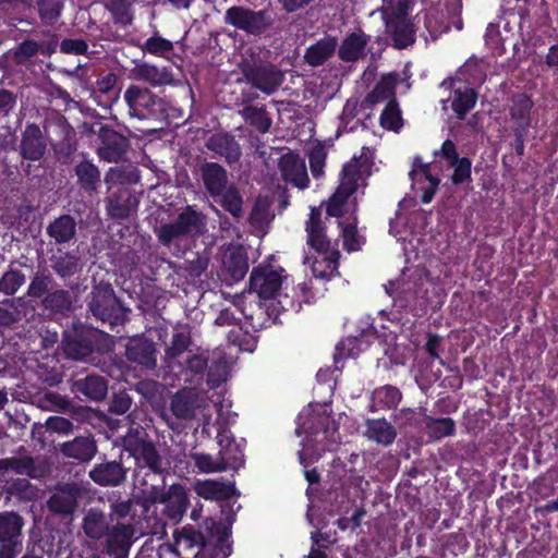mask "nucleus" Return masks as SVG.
<instances>
[{
    "instance_id": "obj_16",
    "label": "nucleus",
    "mask_w": 558,
    "mask_h": 558,
    "mask_svg": "<svg viewBox=\"0 0 558 558\" xmlns=\"http://www.w3.org/2000/svg\"><path fill=\"white\" fill-rule=\"evenodd\" d=\"M205 146L215 156L223 158L229 166L239 162L242 156V148L235 136L226 131L211 134Z\"/></svg>"
},
{
    "instance_id": "obj_41",
    "label": "nucleus",
    "mask_w": 558,
    "mask_h": 558,
    "mask_svg": "<svg viewBox=\"0 0 558 558\" xmlns=\"http://www.w3.org/2000/svg\"><path fill=\"white\" fill-rule=\"evenodd\" d=\"M533 106V100L525 93L518 94L512 98V106L509 109L511 120L514 121L512 128L530 130L532 126L531 111Z\"/></svg>"
},
{
    "instance_id": "obj_17",
    "label": "nucleus",
    "mask_w": 558,
    "mask_h": 558,
    "mask_svg": "<svg viewBox=\"0 0 558 558\" xmlns=\"http://www.w3.org/2000/svg\"><path fill=\"white\" fill-rule=\"evenodd\" d=\"M126 359L144 369H154L157 366V350L155 342L145 337H135L129 340L125 347Z\"/></svg>"
},
{
    "instance_id": "obj_5",
    "label": "nucleus",
    "mask_w": 558,
    "mask_h": 558,
    "mask_svg": "<svg viewBox=\"0 0 558 558\" xmlns=\"http://www.w3.org/2000/svg\"><path fill=\"white\" fill-rule=\"evenodd\" d=\"M123 97L131 118L155 122H162L168 118V104L148 88L130 85Z\"/></svg>"
},
{
    "instance_id": "obj_7",
    "label": "nucleus",
    "mask_w": 558,
    "mask_h": 558,
    "mask_svg": "<svg viewBox=\"0 0 558 558\" xmlns=\"http://www.w3.org/2000/svg\"><path fill=\"white\" fill-rule=\"evenodd\" d=\"M225 22L250 36L262 37L271 28L275 19L268 9L253 10L233 5L227 9Z\"/></svg>"
},
{
    "instance_id": "obj_14",
    "label": "nucleus",
    "mask_w": 558,
    "mask_h": 558,
    "mask_svg": "<svg viewBox=\"0 0 558 558\" xmlns=\"http://www.w3.org/2000/svg\"><path fill=\"white\" fill-rule=\"evenodd\" d=\"M134 535L135 527L131 523L118 522L112 525L104 537L106 553L112 558H129Z\"/></svg>"
},
{
    "instance_id": "obj_21",
    "label": "nucleus",
    "mask_w": 558,
    "mask_h": 558,
    "mask_svg": "<svg viewBox=\"0 0 558 558\" xmlns=\"http://www.w3.org/2000/svg\"><path fill=\"white\" fill-rule=\"evenodd\" d=\"M248 270L247 254L242 246L231 247L222 256L225 280L232 284L242 280Z\"/></svg>"
},
{
    "instance_id": "obj_54",
    "label": "nucleus",
    "mask_w": 558,
    "mask_h": 558,
    "mask_svg": "<svg viewBox=\"0 0 558 558\" xmlns=\"http://www.w3.org/2000/svg\"><path fill=\"white\" fill-rule=\"evenodd\" d=\"M192 345V338L190 331H177L172 335L171 344L166 350L168 360H177L184 352L189 351Z\"/></svg>"
},
{
    "instance_id": "obj_1",
    "label": "nucleus",
    "mask_w": 558,
    "mask_h": 558,
    "mask_svg": "<svg viewBox=\"0 0 558 558\" xmlns=\"http://www.w3.org/2000/svg\"><path fill=\"white\" fill-rule=\"evenodd\" d=\"M173 536L175 545L195 558H228L231 555V529L214 518H206L199 526L186 524Z\"/></svg>"
},
{
    "instance_id": "obj_8",
    "label": "nucleus",
    "mask_w": 558,
    "mask_h": 558,
    "mask_svg": "<svg viewBox=\"0 0 558 558\" xmlns=\"http://www.w3.org/2000/svg\"><path fill=\"white\" fill-rule=\"evenodd\" d=\"M240 69L248 84L267 95L274 94L283 82V73L271 63L243 60Z\"/></svg>"
},
{
    "instance_id": "obj_60",
    "label": "nucleus",
    "mask_w": 558,
    "mask_h": 558,
    "mask_svg": "<svg viewBox=\"0 0 558 558\" xmlns=\"http://www.w3.org/2000/svg\"><path fill=\"white\" fill-rule=\"evenodd\" d=\"M149 268L153 280H159L162 277L169 278L173 268V263L165 257L154 256L149 258Z\"/></svg>"
},
{
    "instance_id": "obj_63",
    "label": "nucleus",
    "mask_w": 558,
    "mask_h": 558,
    "mask_svg": "<svg viewBox=\"0 0 558 558\" xmlns=\"http://www.w3.org/2000/svg\"><path fill=\"white\" fill-rule=\"evenodd\" d=\"M228 369L223 362L211 363L207 372V384L210 388H218L227 380Z\"/></svg>"
},
{
    "instance_id": "obj_12",
    "label": "nucleus",
    "mask_w": 558,
    "mask_h": 558,
    "mask_svg": "<svg viewBox=\"0 0 558 558\" xmlns=\"http://www.w3.org/2000/svg\"><path fill=\"white\" fill-rule=\"evenodd\" d=\"M47 145L40 128L35 123H28L22 133L20 143V155L22 157L21 169L29 174L31 165L24 163V160L38 161L46 154Z\"/></svg>"
},
{
    "instance_id": "obj_9",
    "label": "nucleus",
    "mask_w": 558,
    "mask_h": 558,
    "mask_svg": "<svg viewBox=\"0 0 558 558\" xmlns=\"http://www.w3.org/2000/svg\"><path fill=\"white\" fill-rule=\"evenodd\" d=\"M360 178L361 171L357 160L343 166L340 184L327 203L326 213L328 216L340 218L344 215V206L349 197L356 192Z\"/></svg>"
},
{
    "instance_id": "obj_50",
    "label": "nucleus",
    "mask_w": 558,
    "mask_h": 558,
    "mask_svg": "<svg viewBox=\"0 0 558 558\" xmlns=\"http://www.w3.org/2000/svg\"><path fill=\"white\" fill-rule=\"evenodd\" d=\"M29 278L31 282L26 294L31 300L40 302L50 292L49 288L53 279L49 274L34 271Z\"/></svg>"
},
{
    "instance_id": "obj_20",
    "label": "nucleus",
    "mask_w": 558,
    "mask_h": 558,
    "mask_svg": "<svg viewBox=\"0 0 558 558\" xmlns=\"http://www.w3.org/2000/svg\"><path fill=\"white\" fill-rule=\"evenodd\" d=\"M126 472L121 461H106L96 463L88 475L99 486L116 487L125 481Z\"/></svg>"
},
{
    "instance_id": "obj_32",
    "label": "nucleus",
    "mask_w": 558,
    "mask_h": 558,
    "mask_svg": "<svg viewBox=\"0 0 558 558\" xmlns=\"http://www.w3.org/2000/svg\"><path fill=\"white\" fill-rule=\"evenodd\" d=\"M117 82L118 76L111 72L97 78L90 88V95L99 106L107 108L119 99Z\"/></svg>"
},
{
    "instance_id": "obj_53",
    "label": "nucleus",
    "mask_w": 558,
    "mask_h": 558,
    "mask_svg": "<svg viewBox=\"0 0 558 558\" xmlns=\"http://www.w3.org/2000/svg\"><path fill=\"white\" fill-rule=\"evenodd\" d=\"M366 348L364 341L359 337H348L342 339L336 347L333 355L335 363L340 360L357 356Z\"/></svg>"
},
{
    "instance_id": "obj_6",
    "label": "nucleus",
    "mask_w": 558,
    "mask_h": 558,
    "mask_svg": "<svg viewBox=\"0 0 558 558\" xmlns=\"http://www.w3.org/2000/svg\"><path fill=\"white\" fill-rule=\"evenodd\" d=\"M144 493V506L165 505L163 514L172 523L180 522L190 506L186 488L182 484H172L168 489H165V482L162 481L161 486L151 484Z\"/></svg>"
},
{
    "instance_id": "obj_10",
    "label": "nucleus",
    "mask_w": 558,
    "mask_h": 558,
    "mask_svg": "<svg viewBox=\"0 0 558 558\" xmlns=\"http://www.w3.org/2000/svg\"><path fill=\"white\" fill-rule=\"evenodd\" d=\"M284 269L275 267L270 263H263L252 269L250 276V291L255 292L259 299H274L279 292Z\"/></svg>"
},
{
    "instance_id": "obj_57",
    "label": "nucleus",
    "mask_w": 558,
    "mask_h": 558,
    "mask_svg": "<svg viewBox=\"0 0 558 558\" xmlns=\"http://www.w3.org/2000/svg\"><path fill=\"white\" fill-rule=\"evenodd\" d=\"M218 456L226 465V471L229 469L239 470L244 464V452L240 444L219 449Z\"/></svg>"
},
{
    "instance_id": "obj_22",
    "label": "nucleus",
    "mask_w": 558,
    "mask_h": 558,
    "mask_svg": "<svg viewBox=\"0 0 558 558\" xmlns=\"http://www.w3.org/2000/svg\"><path fill=\"white\" fill-rule=\"evenodd\" d=\"M199 172L205 190L214 199L228 187V173L220 163L205 161L201 165Z\"/></svg>"
},
{
    "instance_id": "obj_26",
    "label": "nucleus",
    "mask_w": 558,
    "mask_h": 558,
    "mask_svg": "<svg viewBox=\"0 0 558 558\" xmlns=\"http://www.w3.org/2000/svg\"><path fill=\"white\" fill-rule=\"evenodd\" d=\"M50 266L61 279L74 277L82 270L83 264L78 251H63L57 248L50 257Z\"/></svg>"
},
{
    "instance_id": "obj_51",
    "label": "nucleus",
    "mask_w": 558,
    "mask_h": 558,
    "mask_svg": "<svg viewBox=\"0 0 558 558\" xmlns=\"http://www.w3.org/2000/svg\"><path fill=\"white\" fill-rule=\"evenodd\" d=\"M9 470L20 475L37 477L34 459L29 456L2 459V472Z\"/></svg>"
},
{
    "instance_id": "obj_31",
    "label": "nucleus",
    "mask_w": 558,
    "mask_h": 558,
    "mask_svg": "<svg viewBox=\"0 0 558 558\" xmlns=\"http://www.w3.org/2000/svg\"><path fill=\"white\" fill-rule=\"evenodd\" d=\"M77 223L73 216L61 215L46 228L47 235L58 245L68 244L76 236Z\"/></svg>"
},
{
    "instance_id": "obj_39",
    "label": "nucleus",
    "mask_w": 558,
    "mask_h": 558,
    "mask_svg": "<svg viewBox=\"0 0 558 558\" xmlns=\"http://www.w3.org/2000/svg\"><path fill=\"white\" fill-rule=\"evenodd\" d=\"M197 408V397L191 389H182L171 399L170 410L179 420H192Z\"/></svg>"
},
{
    "instance_id": "obj_24",
    "label": "nucleus",
    "mask_w": 558,
    "mask_h": 558,
    "mask_svg": "<svg viewBox=\"0 0 558 558\" xmlns=\"http://www.w3.org/2000/svg\"><path fill=\"white\" fill-rule=\"evenodd\" d=\"M369 39V35H366L361 29L349 33L337 50L339 59L347 63L356 62L365 56V49Z\"/></svg>"
},
{
    "instance_id": "obj_2",
    "label": "nucleus",
    "mask_w": 558,
    "mask_h": 558,
    "mask_svg": "<svg viewBox=\"0 0 558 558\" xmlns=\"http://www.w3.org/2000/svg\"><path fill=\"white\" fill-rule=\"evenodd\" d=\"M123 445L135 460L134 476L141 485H148L146 477L150 474L165 478L169 463L161 457L144 428H130L123 439Z\"/></svg>"
},
{
    "instance_id": "obj_42",
    "label": "nucleus",
    "mask_w": 558,
    "mask_h": 558,
    "mask_svg": "<svg viewBox=\"0 0 558 558\" xmlns=\"http://www.w3.org/2000/svg\"><path fill=\"white\" fill-rule=\"evenodd\" d=\"M478 95L476 90L469 86L453 88L451 92V109L457 118L463 120L465 116L475 107Z\"/></svg>"
},
{
    "instance_id": "obj_46",
    "label": "nucleus",
    "mask_w": 558,
    "mask_h": 558,
    "mask_svg": "<svg viewBox=\"0 0 558 558\" xmlns=\"http://www.w3.org/2000/svg\"><path fill=\"white\" fill-rule=\"evenodd\" d=\"M310 436L316 441L332 440L338 433V425L335 420L325 412L313 417L307 428Z\"/></svg>"
},
{
    "instance_id": "obj_4",
    "label": "nucleus",
    "mask_w": 558,
    "mask_h": 558,
    "mask_svg": "<svg viewBox=\"0 0 558 558\" xmlns=\"http://www.w3.org/2000/svg\"><path fill=\"white\" fill-rule=\"evenodd\" d=\"M85 301L88 317L107 326L111 331L129 319L130 310L124 306L109 282L94 284Z\"/></svg>"
},
{
    "instance_id": "obj_15",
    "label": "nucleus",
    "mask_w": 558,
    "mask_h": 558,
    "mask_svg": "<svg viewBox=\"0 0 558 558\" xmlns=\"http://www.w3.org/2000/svg\"><path fill=\"white\" fill-rule=\"evenodd\" d=\"M23 518L15 512H2V558H14L22 547Z\"/></svg>"
},
{
    "instance_id": "obj_37",
    "label": "nucleus",
    "mask_w": 558,
    "mask_h": 558,
    "mask_svg": "<svg viewBox=\"0 0 558 558\" xmlns=\"http://www.w3.org/2000/svg\"><path fill=\"white\" fill-rule=\"evenodd\" d=\"M31 275H33L32 266L21 262H12L9 269L2 274V293L14 294Z\"/></svg>"
},
{
    "instance_id": "obj_38",
    "label": "nucleus",
    "mask_w": 558,
    "mask_h": 558,
    "mask_svg": "<svg viewBox=\"0 0 558 558\" xmlns=\"http://www.w3.org/2000/svg\"><path fill=\"white\" fill-rule=\"evenodd\" d=\"M398 82V75L396 73H390L380 78L379 82L376 83L374 88L367 93L363 100L364 108H372L380 101L386 99L396 98V85Z\"/></svg>"
},
{
    "instance_id": "obj_13",
    "label": "nucleus",
    "mask_w": 558,
    "mask_h": 558,
    "mask_svg": "<svg viewBox=\"0 0 558 558\" xmlns=\"http://www.w3.org/2000/svg\"><path fill=\"white\" fill-rule=\"evenodd\" d=\"M98 138L100 146L97 149V154L102 160L119 162L124 158L130 146L128 137L109 125H101L98 131Z\"/></svg>"
},
{
    "instance_id": "obj_23",
    "label": "nucleus",
    "mask_w": 558,
    "mask_h": 558,
    "mask_svg": "<svg viewBox=\"0 0 558 558\" xmlns=\"http://www.w3.org/2000/svg\"><path fill=\"white\" fill-rule=\"evenodd\" d=\"M72 391L78 398L84 397L87 400L101 401L108 393V381L104 376L89 374L75 379L72 384Z\"/></svg>"
},
{
    "instance_id": "obj_64",
    "label": "nucleus",
    "mask_w": 558,
    "mask_h": 558,
    "mask_svg": "<svg viewBox=\"0 0 558 558\" xmlns=\"http://www.w3.org/2000/svg\"><path fill=\"white\" fill-rule=\"evenodd\" d=\"M326 156L327 154L323 146H316L310 151L308 163L314 178H319L324 173Z\"/></svg>"
},
{
    "instance_id": "obj_58",
    "label": "nucleus",
    "mask_w": 558,
    "mask_h": 558,
    "mask_svg": "<svg viewBox=\"0 0 558 558\" xmlns=\"http://www.w3.org/2000/svg\"><path fill=\"white\" fill-rule=\"evenodd\" d=\"M448 166L453 168V173L451 174L450 180L454 185L472 181V161L470 158L461 157Z\"/></svg>"
},
{
    "instance_id": "obj_30",
    "label": "nucleus",
    "mask_w": 558,
    "mask_h": 558,
    "mask_svg": "<svg viewBox=\"0 0 558 558\" xmlns=\"http://www.w3.org/2000/svg\"><path fill=\"white\" fill-rule=\"evenodd\" d=\"M60 452L66 458L80 462H87L95 457L97 444L90 434L87 436H77L70 441L63 442L60 446Z\"/></svg>"
},
{
    "instance_id": "obj_28",
    "label": "nucleus",
    "mask_w": 558,
    "mask_h": 558,
    "mask_svg": "<svg viewBox=\"0 0 558 558\" xmlns=\"http://www.w3.org/2000/svg\"><path fill=\"white\" fill-rule=\"evenodd\" d=\"M337 48V37L325 35L305 49L304 62L313 68L320 66L333 57Z\"/></svg>"
},
{
    "instance_id": "obj_59",
    "label": "nucleus",
    "mask_w": 558,
    "mask_h": 558,
    "mask_svg": "<svg viewBox=\"0 0 558 558\" xmlns=\"http://www.w3.org/2000/svg\"><path fill=\"white\" fill-rule=\"evenodd\" d=\"M470 546L465 534L461 532L450 533L445 536L442 549L453 556L464 554Z\"/></svg>"
},
{
    "instance_id": "obj_34",
    "label": "nucleus",
    "mask_w": 558,
    "mask_h": 558,
    "mask_svg": "<svg viewBox=\"0 0 558 558\" xmlns=\"http://www.w3.org/2000/svg\"><path fill=\"white\" fill-rule=\"evenodd\" d=\"M82 530L93 541L102 539L110 530V522L104 511L89 508L83 517Z\"/></svg>"
},
{
    "instance_id": "obj_19",
    "label": "nucleus",
    "mask_w": 558,
    "mask_h": 558,
    "mask_svg": "<svg viewBox=\"0 0 558 558\" xmlns=\"http://www.w3.org/2000/svg\"><path fill=\"white\" fill-rule=\"evenodd\" d=\"M305 231L307 233V245L318 254H327L331 251V242L326 235V227L322 221V211L317 207H312Z\"/></svg>"
},
{
    "instance_id": "obj_49",
    "label": "nucleus",
    "mask_w": 558,
    "mask_h": 558,
    "mask_svg": "<svg viewBox=\"0 0 558 558\" xmlns=\"http://www.w3.org/2000/svg\"><path fill=\"white\" fill-rule=\"evenodd\" d=\"M379 123L383 129L393 132H399L403 126L401 110L396 98H391L381 111Z\"/></svg>"
},
{
    "instance_id": "obj_36",
    "label": "nucleus",
    "mask_w": 558,
    "mask_h": 558,
    "mask_svg": "<svg viewBox=\"0 0 558 558\" xmlns=\"http://www.w3.org/2000/svg\"><path fill=\"white\" fill-rule=\"evenodd\" d=\"M402 400V392L392 385H384L372 392L369 411L395 410Z\"/></svg>"
},
{
    "instance_id": "obj_45",
    "label": "nucleus",
    "mask_w": 558,
    "mask_h": 558,
    "mask_svg": "<svg viewBox=\"0 0 558 558\" xmlns=\"http://www.w3.org/2000/svg\"><path fill=\"white\" fill-rule=\"evenodd\" d=\"M246 124L254 128L260 134L267 133L272 124V119L265 107L245 105L240 111Z\"/></svg>"
},
{
    "instance_id": "obj_44",
    "label": "nucleus",
    "mask_w": 558,
    "mask_h": 558,
    "mask_svg": "<svg viewBox=\"0 0 558 558\" xmlns=\"http://www.w3.org/2000/svg\"><path fill=\"white\" fill-rule=\"evenodd\" d=\"M424 423L427 436L434 441L453 436L457 430L456 421L451 417L424 415Z\"/></svg>"
},
{
    "instance_id": "obj_48",
    "label": "nucleus",
    "mask_w": 558,
    "mask_h": 558,
    "mask_svg": "<svg viewBox=\"0 0 558 558\" xmlns=\"http://www.w3.org/2000/svg\"><path fill=\"white\" fill-rule=\"evenodd\" d=\"M138 76L153 86H163L173 82V74L170 68H158L156 65L143 64L138 68Z\"/></svg>"
},
{
    "instance_id": "obj_55",
    "label": "nucleus",
    "mask_w": 558,
    "mask_h": 558,
    "mask_svg": "<svg viewBox=\"0 0 558 558\" xmlns=\"http://www.w3.org/2000/svg\"><path fill=\"white\" fill-rule=\"evenodd\" d=\"M190 457L199 472L214 473L226 471V465L222 460H220L219 456L214 459L209 453L193 452Z\"/></svg>"
},
{
    "instance_id": "obj_11",
    "label": "nucleus",
    "mask_w": 558,
    "mask_h": 558,
    "mask_svg": "<svg viewBox=\"0 0 558 558\" xmlns=\"http://www.w3.org/2000/svg\"><path fill=\"white\" fill-rule=\"evenodd\" d=\"M100 333L97 329L80 327L64 339V352L73 360L87 361L95 351Z\"/></svg>"
},
{
    "instance_id": "obj_56",
    "label": "nucleus",
    "mask_w": 558,
    "mask_h": 558,
    "mask_svg": "<svg viewBox=\"0 0 558 558\" xmlns=\"http://www.w3.org/2000/svg\"><path fill=\"white\" fill-rule=\"evenodd\" d=\"M129 0H106L105 8L112 15L116 24L129 25L132 23V15L129 10Z\"/></svg>"
},
{
    "instance_id": "obj_43",
    "label": "nucleus",
    "mask_w": 558,
    "mask_h": 558,
    "mask_svg": "<svg viewBox=\"0 0 558 558\" xmlns=\"http://www.w3.org/2000/svg\"><path fill=\"white\" fill-rule=\"evenodd\" d=\"M196 492L207 500L227 501L235 495L236 489L233 483L205 481L197 485Z\"/></svg>"
},
{
    "instance_id": "obj_40",
    "label": "nucleus",
    "mask_w": 558,
    "mask_h": 558,
    "mask_svg": "<svg viewBox=\"0 0 558 558\" xmlns=\"http://www.w3.org/2000/svg\"><path fill=\"white\" fill-rule=\"evenodd\" d=\"M322 257L315 258L312 264V272L316 279L330 280L335 277H339V259L340 252L337 248H332L327 254H320Z\"/></svg>"
},
{
    "instance_id": "obj_29",
    "label": "nucleus",
    "mask_w": 558,
    "mask_h": 558,
    "mask_svg": "<svg viewBox=\"0 0 558 558\" xmlns=\"http://www.w3.org/2000/svg\"><path fill=\"white\" fill-rule=\"evenodd\" d=\"M386 33L396 49H407L415 43L414 25L408 19H387Z\"/></svg>"
},
{
    "instance_id": "obj_35",
    "label": "nucleus",
    "mask_w": 558,
    "mask_h": 558,
    "mask_svg": "<svg viewBox=\"0 0 558 558\" xmlns=\"http://www.w3.org/2000/svg\"><path fill=\"white\" fill-rule=\"evenodd\" d=\"M365 437L385 447L393 444L397 430L386 418H368L365 422Z\"/></svg>"
},
{
    "instance_id": "obj_25",
    "label": "nucleus",
    "mask_w": 558,
    "mask_h": 558,
    "mask_svg": "<svg viewBox=\"0 0 558 558\" xmlns=\"http://www.w3.org/2000/svg\"><path fill=\"white\" fill-rule=\"evenodd\" d=\"M138 204L137 196L129 187H121L109 197L108 214L113 219H128L137 210Z\"/></svg>"
},
{
    "instance_id": "obj_62",
    "label": "nucleus",
    "mask_w": 558,
    "mask_h": 558,
    "mask_svg": "<svg viewBox=\"0 0 558 558\" xmlns=\"http://www.w3.org/2000/svg\"><path fill=\"white\" fill-rule=\"evenodd\" d=\"M343 247L347 252H356L361 248V240L355 223H347L341 230Z\"/></svg>"
},
{
    "instance_id": "obj_52",
    "label": "nucleus",
    "mask_w": 558,
    "mask_h": 558,
    "mask_svg": "<svg viewBox=\"0 0 558 558\" xmlns=\"http://www.w3.org/2000/svg\"><path fill=\"white\" fill-rule=\"evenodd\" d=\"M38 15L45 25H53L61 16L64 0H37Z\"/></svg>"
},
{
    "instance_id": "obj_3",
    "label": "nucleus",
    "mask_w": 558,
    "mask_h": 558,
    "mask_svg": "<svg viewBox=\"0 0 558 558\" xmlns=\"http://www.w3.org/2000/svg\"><path fill=\"white\" fill-rule=\"evenodd\" d=\"M206 222V216L202 211L186 205L173 221L161 223L154 229V232L163 247L172 251L173 255L180 256L184 253L181 242L202 235L205 232Z\"/></svg>"
},
{
    "instance_id": "obj_61",
    "label": "nucleus",
    "mask_w": 558,
    "mask_h": 558,
    "mask_svg": "<svg viewBox=\"0 0 558 558\" xmlns=\"http://www.w3.org/2000/svg\"><path fill=\"white\" fill-rule=\"evenodd\" d=\"M132 402L131 396L125 390L114 392L109 403V412L122 415L131 409Z\"/></svg>"
},
{
    "instance_id": "obj_18",
    "label": "nucleus",
    "mask_w": 558,
    "mask_h": 558,
    "mask_svg": "<svg viewBox=\"0 0 558 558\" xmlns=\"http://www.w3.org/2000/svg\"><path fill=\"white\" fill-rule=\"evenodd\" d=\"M80 488L76 484H64L47 500V507L50 512L63 517H71L77 508Z\"/></svg>"
},
{
    "instance_id": "obj_27",
    "label": "nucleus",
    "mask_w": 558,
    "mask_h": 558,
    "mask_svg": "<svg viewBox=\"0 0 558 558\" xmlns=\"http://www.w3.org/2000/svg\"><path fill=\"white\" fill-rule=\"evenodd\" d=\"M81 160L74 166L73 171L76 177V183L81 190L87 193L97 191L100 186V170L87 154L81 153Z\"/></svg>"
},
{
    "instance_id": "obj_47",
    "label": "nucleus",
    "mask_w": 558,
    "mask_h": 558,
    "mask_svg": "<svg viewBox=\"0 0 558 558\" xmlns=\"http://www.w3.org/2000/svg\"><path fill=\"white\" fill-rule=\"evenodd\" d=\"M215 201L233 218L239 219L243 216V198L234 185L226 187Z\"/></svg>"
},
{
    "instance_id": "obj_33",
    "label": "nucleus",
    "mask_w": 558,
    "mask_h": 558,
    "mask_svg": "<svg viewBox=\"0 0 558 558\" xmlns=\"http://www.w3.org/2000/svg\"><path fill=\"white\" fill-rule=\"evenodd\" d=\"M37 305L47 316H65L72 311V298L68 290L56 289L50 291Z\"/></svg>"
}]
</instances>
